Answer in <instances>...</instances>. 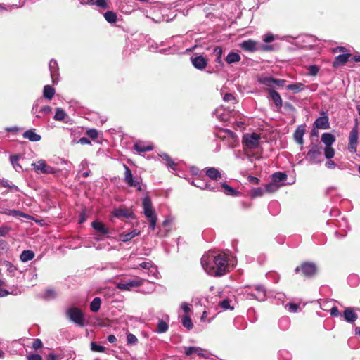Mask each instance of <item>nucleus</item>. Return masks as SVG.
Listing matches in <instances>:
<instances>
[{"instance_id": "f257e3e1", "label": "nucleus", "mask_w": 360, "mask_h": 360, "mask_svg": "<svg viewBox=\"0 0 360 360\" xmlns=\"http://www.w3.org/2000/svg\"><path fill=\"white\" fill-rule=\"evenodd\" d=\"M204 270L210 275L221 276L229 271L228 256L226 254H205L201 258Z\"/></svg>"}, {"instance_id": "f03ea898", "label": "nucleus", "mask_w": 360, "mask_h": 360, "mask_svg": "<svg viewBox=\"0 0 360 360\" xmlns=\"http://www.w3.org/2000/svg\"><path fill=\"white\" fill-rule=\"evenodd\" d=\"M307 153V160L310 164H321L323 161L322 148L320 145L311 143Z\"/></svg>"}, {"instance_id": "7ed1b4c3", "label": "nucleus", "mask_w": 360, "mask_h": 360, "mask_svg": "<svg viewBox=\"0 0 360 360\" xmlns=\"http://www.w3.org/2000/svg\"><path fill=\"white\" fill-rule=\"evenodd\" d=\"M31 166L37 174H54L59 172L58 169L48 165L44 160L40 159L36 162L32 163Z\"/></svg>"}, {"instance_id": "20e7f679", "label": "nucleus", "mask_w": 360, "mask_h": 360, "mask_svg": "<svg viewBox=\"0 0 360 360\" xmlns=\"http://www.w3.org/2000/svg\"><path fill=\"white\" fill-rule=\"evenodd\" d=\"M260 136L257 133L245 134L243 136V145L245 149L253 150L260 145Z\"/></svg>"}, {"instance_id": "39448f33", "label": "nucleus", "mask_w": 360, "mask_h": 360, "mask_svg": "<svg viewBox=\"0 0 360 360\" xmlns=\"http://www.w3.org/2000/svg\"><path fill=\"white\" fill-rule=\"evenodd\" d=\"M68 318L75 323L83 326L84 325V318L83 313L76 307H72L67 311Z\"/></svg>"}, {"instance_id": "423d86ee", "label": "nucleus", "mask_w": 360, "mask_h": 360, "mask_svg": "<svg viewBox=\"0 0 360 360\" xmlns=\"http://www.w3.org/2000/svg\"><path fill=\"white\" fill-rule=\"evenodd\" d=\"M143 283V279L136 278L128 281H123L117 283V288L122 290H131L134 288L141 285Z\"/></svg>"}, {"instance_id": "0eeeda50", "label": "nucleus", "mask_w": 360, "mask_h": 360, "mask_svg": "<svg viewBox=\"0 0 360 360\" xmlns=\"http://www.w3.org/2000/svg\"><path fill=\"white\" fill-rule=\"evenodd\" d=\"M124 181L130 187H135L138 191H141L142 188L140 185V181L139 179H134L130 169L124 165Z\"/></svg>"}, {"instance_id": "6e6552de", "label": "nucleus", "mask_w": 360, "mask_h": 360, "mask_svg": "<svg viewBox=\"0 0 360 360\" xmlns=\"http://www.w3.org/2000/svg\"><path fill=\"white\" fill-rule=\"evenodd\" d=\"M358 139V124H356L355 126L352 129L349 136L348 150L352 153H355L356 152Z\"/></svg>"}, {"instance_id": "1a4fd4ad", "label": "nucleus", "mask_w": 360, "mask_h": 360, "mask_svg": "<svg viewBox=\"0 0 360 360\" xmlns=\"http://www.w3.org/2000/svg\"><path fill=\"white\" fill-rule=\"evenodd\" d=\"M184 353L186 356L197 355L200 360H209L210 354L204 351L202 348L198 347H188L184 348Z\"/></svg>"}, {"instance_id": "9d476101", "label": "nucleus", "mask_w": 360, "mask_h": 360, "mask_svg": "<svg viewBox=\"0 0 360 360\" xmlns=\"http://www.w3.org/2000/svg\"><path fill=\"white\" fill-rule=\"evenodd\" d=\"M295 272L302 271L304 276L310 277L314 276L316 271V266L312 263H304L295 269Z\"/></svg>"}, {"instance_id": "9b49d317", "label": "nucleus", "mask_w": 360, "mask_h": 360, "mask_svg": "<svg viewBox=\"0 0 360 360\" xmlns=\"http://www.w3.org/2000/svg\"><path fill=\"white\" fill-rule=\"evenodd\" d=\"M314 126L316 129H328L330 127V125L329 119L327 115V113L325 112H322L321 113V116L315 120Z\"/></svg>"}, {"instance_id": "f8f14e48", "label": "nucleus", "mask_w": 360, "mask_h": 360, "mask_svg": "<svg viewBox=\"0 0 360 360\" xmlns=\"http://www.w3.org/2000/svg\"><path fill=\"white\" fill-rule=\"evenodd\" d=\"M143 212L146 218H151L153 217H157L155 214L153 205H152V201L150 197L146 196L143 200Z\"/></svg>"}, {"instance_id": "ddd939ff", "label": "nucleus", "mask_w": 360, "mask_h": 360, "mask_svg": "<svg viewBox=\"0 0 360 360\" xmlns=\"http://www.w3.org/2000/svg\"><path fill=\"white\" fill-rule=\"evenodd\" d=\"M305 131H306V126L304 124H301L297 127V129L293 134V137H294V139L296 141V143L301 145L302 146L304 143L303 136L305 134ZM301 149H302V147L301 148Z\"/></svg>"}, {"instance_id": "4468645a", "label": "nucleus", "mask_w": 360, "mask_h": 360, "mask_svg": "<svg viewBox=\"0 0 360 360\" xmlns=\"http://www.w3.org/2000/svg\"><path fill=\"white\" fill-rule=\"evenodd\" d=\"M192 65L198 70H203L207 65V61L202 55L192 57L191 58Z\"/></svg>"}, {"instance_id": "2eb2a0df", "label": "nucleus", "mask_w": 360, "mask_h": 360, "mask_svg": "<svg viewBox=\"0 0 360 360\" xmlns=\"http://www.w3.org/2000/svg\"><path fill=\"white\" fill-rule=\"evenodd\" d=\"M233 112L228 110L224 109L222 107L218 108L215 110L214 114L216 115L217 117L221 120V121H228L229 120V117L231 116V114H232Z\"/></svg>"}, {"instance_id": "dca6fc26", "label": "nucleus", "mask_w": 360, "mask_h": 360, "mask_svg": "<svg viewBox=\"0 0 360 360\" xmlns=\"http://www.w3.org/2000/svg\"><path fill=\"white\" fill-rule=\"evenodd\" d=\"M256 45H257L256 41H255L254 40H252V39H249V40L243 41L240 44V46L243 50H245L246 51L253 52V51H256V49H257Z\"/></svg>"}, {"instance_id": "f3484780", "label": "nucleus", "mask_w": 360, "mask_h": 360, "mask_svg": "<svg viewBox=\"0 0 360 360\" xmlns=\"http://www.w3.org/2000/svg\"><path fill=\"white\" fill-rule=\"evenodd\" d=\"M49 70H50V73H51V77L52 78V81L53 83H55L58 79V63L56 60H51L49 62Z\"/></svg>"}, {"instance_id": "a211bd4d", "label": "nucleus", "mask_w": 360, "mask_h": 360, "mask_svg": "<svg viewBox=\"0 0 360 360\" xmlns=\"http://www.w3.org/2000/svg\"><path fill=\"white\" fill-rule=\"evenodd\" d=\"M350 56V53H344L338 55L337 57H335L333 61V67L336 68L345 64Z\"/></svg>"}, {"instance_id": "6ab92c4d", "label": "nucleus", "mask_w": 360, "mask_h": 360, "mask_svg": "<svg viewBox=\"0 0 360 360\" xmlns=\"http://www.w3.org/2000/svg\"><path fill=\"white\" fill-rule=\"evenodd\" d=\"M141 233L140 231L138 229H134L133 231L127 233H122L120 236V240L122 242H128L131 240L132 238H134L136 236H139Z\"/></svg>"}, {"instance_id": "aec40b11", "label": "nucleus", "mask_w": 360, "mask_h": 360, "mask_svg": "<svg viewBox=\"0 0 360 360\" xmlns=\"http://www.w3.org/2000/svg\"><path fill=\"white\" fill-rule=\"evenodd\" d=\"M344 319L346 321L352 323L357 319V315L352 308H347L343 313Z\"/></svg>"}, {"instance_id": "412c9836", "label": "nucleus", "mask_w": 360, "mask_h": 360, "mask_svg": "<svg viewBox=\"0 0 360 360\" xmlns=\"http://www.w3.org/2000/svg\"><path fill=\"white\" fill-rule=\"evenodd\" d=\"M240 60L241 57L240 54L234 51H231L230 53H229L225 58V61L229 65L238 63Z\"/></svg>"}, {"instance_id": "4be33fe9", "label": "nucleus", "mask_w": 360, "mask_h": 360, "mask_svg": "<svg viewBox=\"0 0 360 360\" xmlns=\"http://www.w3.org/2000/svg\"><path fill=\"white\" fill-rule=\"evenodd\" d=\"M23 137L30 140V141H39L41 137L40 135L36 134L34 129H29L24 132Z\"/></svg>"}, {"instance_id": "5701e85b", "label": "nucleus", "mask_w": 360, "mask_h": 360, "mask_svg": "<svg viewBox=\"0 0 360 360\" xmlns=\"http://www.w3.org/2000/svg\"><path fill=\"white\" fill-rule=\"evenodd\" d=\"M213 54L215 56V63H217L220 67H224V65L221 59L223 49L221 46H215L213 50Z\"/></svg>"}, {"instance_id": "b1692460", "label": "nucleus", "mask_w": 360, "mask_h": 360, "mask_svg": "<svg viewBox=\"0 0 360 360\" xmlns=\"http://www.w3.org/2000/svg\"><path fill=\"white\" fill-rule=\"evenodd\" d=\"M206 175L212 180L217 181L221 179L220 172L214 167H209L206 170Z\"/></svg>"}, {"instance_id": "393cba45", "label": "nucleus", "mask_w": 360, "mask_h": 360, "mask_svg": "<svg viewBox=\"0 0 360 360\" xmlns=\"http://www.w3.org/2000/svg\"><path fill=\"white\" fill-rule=\"evenodd\" d=\"M321 141L325 144V147L332 146L335 141V138L330 133H323L321 136Z\"/></svg>"}, {"instance_id": "a878e982", "label": "nucleus", "mask_w": 360, "mask_h": 360, "mask_svg": "<svg viewBox=\"0 0 360 360\" xmlns=\"http://www.w3.org/2000/svg\"><path fill=\"white\" fill-rule=\"evenodd\" d=\"M91 226L96 231L102 234H108L109 233L108 229L101 221H93Z\"/></svg>"}, {"instance_id": "bb28decb", "label": "nucleus", "mask_w": 360, "mask_h": 360, "mask_svg": "<svg viewBox=\"0 0 360 360\" xmlns=\"http://www.w3.org/2000/svg\"><path fill=\"white\" fill-rule=\"evenodd\" d=\"M134 149L139 153H143L152 150L153 146L151 144L146 145L145 143L140 141L134 144Z\"/></svg>"}, {"instance_id": "cd10ccee", "label": "nucleus", "mask_w": 360, "mask_h": 360, "mask_svg": "<svg viewBox=\"0 0 360 360\" xmlns=\"http://www.w3.org/2000/svg\"><path fill=\"white\" fill-rule=\"evenodd\" d=\"M223 188L224 193L226 195H227L237 196V195H239V192L238 191H237L236 189H234L233 188L231 187L230 186H229L226 183L220 184V188Z\"/></svg>"}, {"instance_id": "c85d7f7f", "label": "nucleus", "mask_w": 360, "mask_h": 360, "mask_svg": "<svg viewBox=\"0 0 360 360\" xmlns=\"http://www.w3.org/2000/svg\"><path fill=\"white\" fill-rule=\"evenodd\" d=\"M269 94L276 106L280 108L282 106V98L280 94L277 91L272 89L269 90Z\"/></svg>"}, {"instance_id": "c756f323", "label": "nucleus", "mask_w": 360, "mask_h": 360, "mask_svg": "<svg viewBox=\"0 0 360 360\" xmlns=\"http://www.w3.org/2000/svg\"><path fill=\"white\" fill-rule=\"evenodd\" d=\"M255 291L256 292L252 295L255 298L258 300H263L266 296V291L262 285H257L255 287Z\"/></svg>"}, {"instance_id": "7c9ffc66", "label": "nucleus", "mask_w": 360, "mask_h": 360, "mask_svg": "<svg viewBox=\"0 0 360 360\" xmlns=\"http://www.w3.org/2000/svg\"><path fill=\"white\" fill-rule=\"evenodd\" d=\"M86 4L89 5H96L100 8L106 9L109 5L106 0H86Z\"/></svg>"}, {"instance_id": "2f4dec72", "label": "nucleus", "mask_w": 360, "mask_h": 360, "mask_svg": "<svg viewBox=\"0 0 360 360\" xmlns=\"http://www.w3.org/2000/svg\"><path fill=\"white\" fill-rule=\"evenodd\" d=\"M113 214L115 217H126V218H129L131 215V212L125 209V208H120V209H117L115 210L114 212H113Z\"/></svg>"}, {"instance_id": "473e14b6", "label": "nucleus", "mask_w": 360, "mask_h": 360, "mask_svg": "<svg viewBox=\"0 0 360 360\" xmlns=\"http://www.w3.org/2000/svg\"><path fill=\"white\" fill-rule=\"evenodd\" d=\"M20 156L18 155H11L10 157V161L15 170L18 172H20L22 171V166L18 163Z\"/></svg>"}, {"instance_id": "72a5a7b5", "label": "nucleus", "mask_w": 360, "mask_h": 360, "mask_svg": "<svg viewBox=\"0 0 360 360\" xmlns=\"http://www.w3.org/2000/svg\"><path fill=\"white\" fill-rule=\"evenodd\" d=\"M258 82L269 87H272L274 85V79L271 77L261 76L258 78Z\"/></svg>"}, {"instance_id": "f704fd0d", "label": "nucleus", "mask_w": 360, "mask_h": 360, "mask_svg": "<svg viewBox=\"0 0 360 360\" xmlns=\"http://www.w3.org/2000/svg\"><path fill=\"white\" fill-rule=\"evenodd\" d=\"M55 94V89L50 85H46L44 87L43 96L44 98L51 100Z\"/></svg>"}, {"instance_id": "c9c22d12", "label": "nucleus", "mask_w": 360, "mask_h": 360, "mask_svg": "<svg viewBox=\"0 0 360 360\" xmlns=\"http://www.w3.org/2000/svg\"><path fill=\"white\" fill-rule=\"evenodd\" d=\"M34 257V253L32 250H24L20 255V260L23 262H26L32 260Z\"/></svg>"}, {"instance_id": "e433bc0d", "label": "nucleus", "mask_w": 360, "mask_h": 360, "mask_svg": "<svg viewBox=\"0 0 360 360\" xmlns=\"http://www.w3.org/2000/svg\"><path fill=\"white\" fill-rule=\"evenodd\" d=\"M169 328L168 323L164 320H159L158 323V327L156 332L158 333H165Z\"/></svg>"}, {"instance_id": "4c0bfd02", "label": "nucleus", "mask_w": 360, "mask_h": 360, "mask_svg": "<svg viewBox=\"0 0 360 360\" xmlns=\"http://www.w3.org/2000/svg\"><path fill=\"white\" fill-rule=\"evenodd\" d=\"M101 300L99 297H95L90 304V309L93 312H97L101 307Z\"/></svg>"}, {"instance_id": "58836bf2", "label": "nucleus", "mask_w": 360, "mask_h": 360, "mask_svg": "<svg viewBox=\"0 0 360 360\" xmlns=\"http://www.w3.org/2000/svg\"><path fill=\"white\" fill-rule=\"evenodd\" d=\"M304 85L302 83H294L287 86V89L294 92H300L304 89Z\"/></svg>"}, {"instance_id": "ea45409f", "label": "nucleus", "mask_w": 360, "mask_h": 360, "mask_svg": "<svg viewBox=\"0 0 360 360\" xmlns=\"http://www.w3.org/2000/svg\"><path fill=\"white\" fill-rule=\"evenodd\" d=\"M198 188L201 189H206L210 191L217 192L220 191V184H216L215 186H212L210 183H205L203 186H198Z\"/></svg>"}, {"instance_id": "a19ab883", "label": "nucleus", "mask_w": 360, "mask_h": 360, "mask_svg": "<svg viewBox=\"0 0 360 360\" xmlns=\"http://www.w3.org/2000/svg\"><path fill=\"white\" fill-rule=\"evenodd\" d=\"M104 17L106 21L110 23H115L117 20V14L111 11H107L104 14Z\"/></svg>"}, {"instance_id": "79ce46f5", "label": "nucleus", "mask_w": 360, "mask_h": 360, "mask_svg": "<svg viewBox=\"0 0 360 360\" xmlns=\"http://www.w3.org/2000/svg\"><path fill=\"white\" fill-rule=\"evenodd\" d=\"M287 175L282 172H276L273 174V180L276 184H278L281 181L285 180Z\"/></svg>"}, {"instance_id": "37998d69", "label": "nucleus", "mask_w": 360, "mask_h": 360, "mask_svg": "<svg viewBox=\"0 0 360 360\" xmlns=\"http://www.w3.org/2000/svg\"><path fill=\"white\" fill-rule=\"evenodd\" d=\"M181 323L183 326L187 328L188 330H191L193 326L191 318L186 315L182 317Z\"/></svg>"}, {"instance_id": "c03bdc74", "label": "nucleus", "mask_w": 360, "mask_h": 360, "mask_svg": "<svg viewBox=\"0 0 360 360\" xmlns=\"http://www.w3.org/2000/svg\"><path fill=\"white\" fill-rule=\"evenodd\" d=\"M278 188L279 185L273 181L266 185L264 192L274 193L278 189Z\"/></svg>"}, {"instance_id": "a18cd8bd", "label": "nucleus", "mask_w": 360, "mask_h": 360, "mask_svg": "<svg viewBox=\"0 0 360 360\" xmlns=\"http://www.w3.org/2000/svg\"><path fill=\"white\" fill-rule=\"evenodd\" d=\"M66 116L65 112L61 108H56L54 119L56 120H63Z\"/></svg>"}, {"instance_id": "49530a36", "label": "nucleus", "mask_w": 360, "mask_h": 360, "mask_svg": "<svg viewBox=\"0 0 360 360\" xmlns=\"http://www.w3.org/2000/svg\"><path fill=\"white\" fill-rule=\"evenodd\" d=\"M324 155L327 159H331L335 155V150L332 146L324 148Z\"/></svg>"}, {"instance_id": "de8ad7c7", "label": "nucleus", "mask_w": 360, "mask_h": 360, "mask_svg": "<svg viewBox=\"0 0 360 360\" xmlns=\"http://www.w3.org/2000/svg\"><path fill=\"white\" fill-rule=\"evenodd\" d=\"M264 188H255L250 191V195L252 198L262 196L264 193Z\"/></svg>"}, {"instance_id": "09e8293b", "label": "nucleus", "mask_w": 360, "mask_h": 360, "mask_svg": "<svg viewBox=\"0 0 360 360\" xmlns=\"http://www.w3.org/2000/svg\"><path fill=\"white\" fill-rule=\"evenodd\" d=\"M91 349L96 352H104L105 351V347L102 345H98L95 342H92L91 343Z\"/></svg>"}, {"instance_id": "8fccbe9b", "label": "nucleus", "mask_w": 360, "mask_h": 360, "mask_svg": "<svg viewBox=\"0 0 360 360\" xmlns=\"http://www.w3.org/2000/svg\"><path fill=\"white\" fill-rule=\"evenodd\" d=\"M161 158L167 161V165L170 167L172 169H176V164L174 162V161L171 159V158L167 154H163L161 155Z\"/></svg>"}, {"instance_id": "3c124183", "label": "nucleus", "mask_w": 360, "mask_h": 360, "mask_svg": "<svg viewBox=\"0 0 360 360\" xmlns=\"http://www.w3.org/2000/svg\"><path fill=\"white\" fill-rule=\"evenodd\" d=\"M4 214L8 215H12L13 217L21 216L23 217H27V214L15 210H7L6 211L4 212Z\"/></svg>"}, {"instance_id": "603ef678", "label": "nucleus", "mask_w": 360, "mask_h": 360, "mask_svg": "<svg viewBox=\"0 0 360 360\" xmlns=\"http://www.w3.org/2000/svg\"><path fill=\"white\" fill-rule=\"evenodd\" d=\"M307 70L310 76H316L319 71V68L316 65H311L307 67Z\"/></svg>"}, {"instance_id": "864d4df0", "label": "nucleus", "mask_w": 360, "mask_h": 360, "mask_svg": "<svg viewBox=\"0 0 360 360\" xmlns=\"http://www.w3.org/2000/svg\"><path fill=\"white\" fill-rule=\"evenodd\" d=\"M127 341L128 345H135L138 342V339L134 334L129 333L127 335Z\"/></svg>"}, {"instance_id": "5fc2aeb1", "label": "nucleus", "mask_w": 360, "mask_h": 360, "mask_svg": "<svg viewBox=\"0 0 360 360\" xmlns=\"http://www.w3.org/2000/svg\"><path fill=\"white\" fill-rule=\"evenodd\" d=\"M230 302H231L229 299H225L219 302V305L223 309L225 310L229 309H233V307H231Z\"/></svg>"}, {"instance_id": "6e6d98bb", "label": "nucleus", "mask_w": 360, "mask_h": 360, "mask_svg": "<svg viewBox=\"0 0 360 360\" xmlns=\"http://www.w3.org/2000/svg\"><path fill=\"white\" fill-rule=\"evenodd\" d=\"M18 293V291L17 290H12L11 292H9L8 290L0 288V297H6V295L9 294H13L17 295Z\"/></svg>"}, {"instance_id": "4d7b16f0", "label": "nucleus", "mask_w": 360, "mask_h": 360, "mask_svg": "<svg viewBox=\"0 0 360 360\" xmlns=\"http://www.w3.org/2000/svg\"><path fill=\"white\" fill-rule=\"evenodd\" d=\"M278 323L281 328H287L290 324V321L288 318H282L279 320Z\"/></svg>"}, {"instance_id": "13d9d810", "label": "nucleus", "mask_w": 360, "mask_h": 360, "mask_svg": "<svg viewBox=\"0 0 360 360\" xmlns=\"http://www.w3.org/2000/svg\"><path fill=\"white\" fill-rule=\"evenodd\" d=\"M286 307L290 312H296L299 309V305L295 303H290L286 305Z\"/></svg>"}, {"instance_id": "bf43d9fd", "label": "nucleus", "mask_w": 360, "mask_h": 360, "mask_svg": "<svg viewBox=\"0 0 360 360\" xmlns=\"http://www.w3.org/2000/svg\"><path fill=\"white\" fill-rule=\"evenodd\" d=\"M86 134L89 137L95 139L98 137V131L94 129H91L86 131Z\"/></svg>"}, {"instance_id": "052dcab7", "label": "nucleus", "mask_w": 360, "mask_h": 360, "mask_svg": "<svg viewBox=\"0 0 360 360\" xmlns=\"http://www.w3.org/2000/svg\"><path fill=\"white\" fill-rule=\"evenodd\" d=\"M263 40L266 43H270L274 40V36L271 33H267L264 35Z\"/></svg>"}, {"instance_id": "680f3d73", "label": "nucleus", "mask_w": 360, "mask_h": 360, "mask_svg": "<svg viewBox=\"0 0 360 360\" xmlns=\"http://www.w3.org/2000/svg\"><path fill=\"white\" fill-rule=\"evenodd\" d=\"M148 274V276L152 275L153 277L157 278L158 277V271L156 266L153 265L152 267L149 269Z\"/></svg>"}, {"instance_id": "e2e57ef3", "label": "nucleus", "mask_w": 360, "mask_h": 360, "mask_svg": "<svg viewBox=\"0 0 360 360\" xmlns=\"http://www.w3.org/2000/svg\"><path fill=\"white\" fill-rule=\"evenodd\" d=\"M42 345H43V344H42V342L41 341V340H39V339H34V342H33V344H32V347L35 350H37L39 348H41L42 347Z\"/></svg>"}, {"instance_id": "0e129e2a", "label": "nucleus", "mask_w": 360, "mask_h": 360, "mask_svg": "<svg viewBox=\"0 0 360 360\" xmlns=\"http://www.w3.org/2000/svg\"><path fill=\"white\" fill-rule=\"evenodd\" d=\"M56 297V292L53 290L48 289L45 292V297L46 299L54 298Z\"/></svg>"}, {"instance_id": "69168bd1", "label": "nucleus", "mask_w": 360, "mask_h": 360, "mask_svg": "<svg viewBox=\"0 0 360 360\" xmlns=\"http://www.w3.org/2000/svg\"><path fill=\"white\" fill-rule=\"evenodd\" d=\"M223 99H224V101H226V102L235 101H236V98L233 96V95L232 94H230V93L226 94L224 96Z\"/></svg>"}, {"instance_id": "338daca9", "label": "nucleus", "mask_w": 360, "mask_h": 360, "mask_svg": "<svg viewBox=\"0 0 360 360\" xmlns=\"http://www.w3.org/2000/svg\"><path fill=\"white\" fill-rule=\"evenodd\" d=\"M153 264L150 262H143L140 264V266L144 269H149L152 267Z\"/></svg>"}, {"instance_id": "774afa93", "label": "nucleus", "mask_w": 360, "mask_h": 360, "mask_svg": "<svg viewBox=\"0 0 360 360\" xmlns=\"http://www.w3.org/2000/svg\"><path fill=\"white\" fill-rule=\"evenodd\" d=\"M27 360H42L41 356L37 354H33L27 356Z\"/></svg>"}]
</instances>
